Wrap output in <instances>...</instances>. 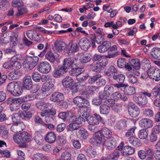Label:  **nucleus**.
Here are the masks:
<instances>
[{
    "mask_svg": "<svg viewBox=\"0 0 160 160\" xmlns=\"http://www.w3.org/2000/svg\"><path fill=\"white\" fill-rule=\"evenodd\" d=\"M112 136V132L108 128H103L100 131L96 133L94 136L91 139V142L93 145L97 146L100 145V143L103 142L104 138H110Z\"/></svg>",
    "mask_w": 160,
    "mask_h": 160,
    "instance_id": "nucleus-1",
    "label": "nucleus"
},
{
    "mask_svg": "<svg viewBox=\"0 0 160 160\" xmlns=\"http://www.w3.org/2000/svg\"><path fill=\"white\" fill-rule=\"evenodd\" d=\"M107 62L105 58H102L96 64H91L90 65V69L92 71L97 72H100L105 67Z\"/></svg>",
    "mask_w": 160,
    "mask_h": 160,
    "instance_id": "nucleus-2",
    "label": "nucleus"
},
{
    "mask_svg": "<svg viewBox=\"0 0 160 160\" xmlns=\"http://www.w3.org/2000/svg\"><path fill=\"white\" fill-rule=\"evenodd\" d=\"M151 95V99H155L153 101L154 104L160 111V88L158 87L154 88L152 90Z\"/></svg>",
    "mask_w": 160,
    "mask_h": 160,
    "instance_id": "nucleus-3",
    "label": "nucleus"
},
{
    "mask_svg": "<svg viewBox=\"0 0 160 160\" xmlns=\"http://www.w3.org/2000/svg\"><path fill=\"white\" fill-rule=\"evenodd\" d=\"M8 104L10 105V108L12 111L18 110L20 105L22 103L19 98H9L7 100Z\"/></svg>",
    "mask_w": 160,
    "mask_h": 160,
    "instance_id": "nucleus-4",
    "label": "nucleus"
},
{
    "mask_svg": "<svg viewBox=\"0 0 160 160\" xmlns=\"http://www.w3.org/2000/svg\"><path fill=\"white\" fill-rule=\"evenodd\" d=\"M79 63V60L78 58H67L64 59L62 67L65 69H66V71L67 72L68 68H72L73 65L77 66Z\"/></svg>",
    "mask_w": 160,
    "mask_h": 160,
    "instance_id": "nucleus-5",
    "label": "nucleus"
},
{
    "mask_svg": "<svg viewBox=\"0 0 160 160\" xmlns=\"http://www.w3.org/2000/svg\"><path fill=\"white\" fill-rule=\"evenodd\" d=\"M39 60L37 56H28L25 59V65L27 68L30 70L33 68L37 65Z\"/></svg>",
    "mask_w": 160,
    "mask_h": 160,
    "instance_id": "nucleus-6",
    "label": "nucleus"
},
{
    "mask_svg": "<svg viewBox=\"0 0 160 160\" xmlns=\"http://www.w3.org/2000/svg\"><path fill=\"white\" fill-rule=\"evenodd\" d=\"M147 73L151 79L158 81L160 80V70L154 67L150 68L148 70Z\"/></svg>",
    "mask_w": 160,
    "mask_h": 160,
    "instance_id": "nucleus-7",
    "label": "nucleus"
},
{
    "mask_svg": "<svg viewBox=\"0 0 160 160\" xmlns=\"http://www.w3.org/2000/svg\"><path fill=\"white\" fill-rule=\"evenodd\" d=\"M109 48L108 52V54L105 56V58H111L116 57L120 54V52L118 50V46L116 45L111 46L110 42Z\"/></svg>",
    "mask_w": 160,
    "mask_h": 160,
    "instance_id": "nucleus-8",
    "label": "nucleus"
},
{
    "mask_svg": "<svg viewBox=\"0 0 160 160\" xmlns=\"http://www.w3.org/2000/svg\"><path fill=\"white\" fill-rule=\"evenodd\" d=\"M56 112L54 109L48 110L43 111L41 113L42 117H45V120L47 123H49L53 120L52 116L55 115Z\"/></svg>",
    "mask_w": 160,
    "mask_h": 160,
    "instance_id": "nucleus-9",
    "label": "nucleus"
},
{
    "mask_svg": "<svg viewBox=\"0 0 160 160\" xmlns=\"http://www.w3.org/2000/svg\"><path fill=\"white\" fill-rule=\"evenodd\" d=\"M35 105L38 109L43 111L53 109V107L51 103L43 101L38 102L36 103Z\"/></svg>",
    "mask_w": 160,
    "mask_h": 160,
    "instance_id": "nucleus-10",
    "label": "nucleus"
},
{
    "mask_svg": "<svg viewBox=\"0 0 160 160\" xmlns=\"http://www.w3.org/2000/svg\"><path fill=\"white\" fill-rule=\"evenodd\" d=\"M101 144L104 145L107 149L112 150L116 147V142L114 138H111L108 139L107 140H103V142L102 141Z\"/></svg>",
    "mask_w": 160,
    "mask_h": 160,
    "instance_id": "nucleus-11",
    "label": "nucleus"
},
{
    "mask_svg": "<svg viewBox=\"0 0 160 160\" xmlns=\"http://www.w3.org/2000/svg\"><path fill=\"white\" fill-rule=\"evenodd\" d=\"M50 64L47 62L44 61L40 63L38 66V70L42 73H48L51 70Z\"/></svg>",
    "mask_w": 160,
    "mask_h": 160,
    "instance_id": "nucleus-12",
    "label": "nucleus"
},
{
    "mask_svg": "<svg viewBox=\"0 0 160 160\" xmlns=\"http://www.w3.org/2000/svg\"><path fill=\"white\" fill-rule=\"evenodd\" d=\"M78 114L79 115L78 118H75L74 119L80 126L85 122L86 119L87 112L85 110L82 109H80L78 112Z\"/></svg>",
    "mask_w": 160,
    "mask_h": 160,
    "instance_id": "nucleus-13",
    "label": "nucleus"
},
{
    "mask_svg": "<svg viewBox=\"0 0 160 160\" xmlns=\"http://www.w3.org/2000/svg\"><path fill=\"white\" fill-rule=\"evenodd\" d=\"M101 119V117L96 113L93 115H89L86 117L87 121L89 124L98 125Z\"/></svg>",
    "mask_w": 160,
    "mask_h": 160,
    "instance_id": "nucleus-14",
    "label": "nucleus"
},
{
    "mask_svg": "<svg viewBox=\"0 0 160 160\" xmlns=\"http://www.w3.org/2000/svg\"><path fill=\"white\" fill-rule=\"evenodd\" d=\"M25 128V126L22 122H18L14 123L12 126L11 129L14 133L19 132L23 130Z\"/></svg>",
    "mask_w": 160,
    "mask_h": 160,
    "instance_id": "nucleus-15",
    "label": "nucleus"
},
{
    "mask_svg": "<svg viewBox=\"0 0 160 160\" xmlns=\"http://www.w3.org/2000/svg\"><path fill=\"white\" fill-rule=\"evenodd\" d=\"M78 44L82 49L86 51L89 48L91 42L88 39L84 38L79 40Z\"/></svg>",
    "mask_w": 160,
    "mask_h": 160,
    "instance_id": "nucleus-16",
    "label": "nucleus"
},
{
    "mask_svg": "<svg viewBox=\"0 0 160 160\" xmlns=\"http://www.w3.org/2000/svg\"><path fill=\"white\" fill-rule=\"evenodd\" d=\"M88 100L82 96H78L75 98L73 99L74 103L79 107H82L87 104Z\"/></svg>",
    "mask_w": 160,
    "mask_h": 160,
    "instance_id": "nucleus-17",
    "label": "nucleus"
},
{
    "mask_svg": "<svg viewBox=\"0 0 160 160\" xmlns=\"http://www.w3.org/2000/svg\"><path fill=\"white\" fill-rule=\"evenodd\" d=\"M139 124L146 128H149L153 126V122L149 118H143L139 121Z\"/></svg>",
    "mask_w": 160,
    "mask_h": 160,
    "instance_id": "nucleus-18",
    "label": "nucleus"
},
{
    "mask_svg": "<svg viewBox=\"0 0 160 160\" xmlns=\"http://www.w3.org/2000/svg\"><path fill=\"white\" fill-rule=\"evenodd\" d=\"M110 42L107 41H104L99 45L98 49L99 52L101 53H104L107 52L109 49Z\"/></svg>",
    "mask_w": 160,
    "mask_h": 160,
    "instance_id": "nucleus-19",
    "label": "nucleus"
},
{
    "mask_svg": "<svg viewBox=\"0 0 160 160\" xmlns=\"http://www.w3.org/2000/svg\"><path fill=\"white\" fill-rule=\"evenodd\" d=\"M128 110L130 115L133 118L137 117L140 113V109L134 105L130 106Z\"/></svg>",
    "mask_w": 160,
    "mask_h": 160,
    "instance_id": "nucleus-20",
    "label": "nucleus"
},
{
    "mask_svg": "<svg viewBox=\"0 0 160 160\" xmlns=\"http://www.w3.org/2000/svg\"><path fill=\"white\" fill-rule=\"evenodd\" d=\"M54 45L55 48L59 51L64 50L67 48L66 43L60 40H56L54 42Z\"/></svg>",
    "mask_w": 160,
    "mask_h": 160,
    "instance_id": "nucleus-21",
    "label": "nucleus"
},
{
    "mask_svg": "<svg viewBox=\"0 0 160 160\" xmlns=\"http://www.w3.org/2000/svg\"><path fill=\"white\" fill-rule=\"evenodd\" d=\"M64 97L63 94L59 92L53 93L50 98L51 101L56 102H59L63 100Z\"/></svg>",
    "mask_w": 160,
    "mask_h": 160,
    "instance_id": "nucleus-22",
    "label": "nucleus"
},
{
    "mask_svg": "<svg viewBox=\"0 0 160 160\" xmlns=\"http://www.w3.org/2000/svg\"><path fill=\"white\" fill-rule=\"evenodd\" d=\"M63 86L65 88H70L75 83L72 78L69 76H67L62 80Z\"/></svg>",
    "mask_w": 160,
    "mask_h": 160,
    "instance_id": "nucleus-23",
    "label": "nucleus"
},
{
    "mask_svg": "<svg viewBox=\"0 0 160 160\" xmlns=\"http://www.w3.org/2000/svg\"><path fill=\"white\" fill-rule=\"evenodd\" d=\"M134 148L128 146L124 147L123 149L122 150L121 154L124 156H128L133 154L135 152Z\"/></svg>",
    "mask_w": 160,
    "mask_h": 160,
    "instance_id": "nucleus-24",
    "label": "nucleus"
},
{
    "mask_svg": "<svg viewBox=\"0 0 160 160\" xmlns=\"http://www.w3.org/2000/svg\"><path fill=\"white\" fill-rule=\"evenodd\" d=\"M56 137L54 133L52 132H48L45 137V141L48 143H52L56 141Z\"/></svg>",
    "mask_w": 160,
    "mask_h": 160,
    "instance_id": "nucleus-25",
    "label": "nucleus"
},
{
    "mask_svg": "<svg viewBox=\"0 0 160 160\" xmlns=\"http://www.w3.org/2000/svg\"><path fill=\"white\" fill-rule=\"evenodd\" d=\"M136 101L141 107L146 105L148 102L146 97L141 94L139 95L137 97V99L136 100Z\"/></svg>",
    "mask_w": 160,
    "mask_h": 160,
    "instance_id": "nucleus-26",
    "label": "nucleus"
},
{
    "mask_svg": "<svg viewBox=\"0 0 160 160\" xmlns=\"http://www.w3.org/2000/svg\"><path fill=\"white\" fill-rule=\"evenodd\" d=\"M32 83L31 77L30 76H26L24 79L23 86L26 89L29 90L31 87Z\"/></svg>",
    "mask_w": 160,
    "mask_h": 160,
    "instance_id": "nucleus-27",
    "label": "nucleus"
},
{
    "mask_svg": "<svg viewBox=\"0 0 160 160\" xmlns=\"http://www.w3.org/2000/svg\"><path fill=\"white\" fill-rule=\"evenodd\" d=\"M14 33L12 32H9L4 33L1 36L0 38L1 43L4 44H7L9 42L10 39L9 35H13Z\"/></svg>",
    "mask_w": 160,
    "mask_h": 160,
    "instance_id": "nucleus-28",
    "label": "nucleus"
},
{
    "mask_svg": "<svg viewBox=\"0 0 160 160\" xmlns=\"http://www.w3.org/2000/svg\"><path fill=\"white\" fill-rule=\"evenodd\" d=\"M150 53L154 58L160 60V48H153L152 49Z\"/></svg>",
    "mask_w": 160,
    "mask_h": 160,
    "instance_id": "nucleus-29",
    "label": "nucleus"
},
{
    "mask_svg": "<svg viewBox=\"0 0 160 160\" xmlns=\"http://www.w3.org/2000/svg\"><path fill=\"white\" fill-rule=\"evenodd\" d=\"M17 113L19 118L22 119H29L32 116V114L29 112H26L24 111H20Z\"/></svg>",
    "mask_w": 160,
    "mask_h": 160,
    "instance_id": "nucleus-30",
    "label": "nucleus"
},
{
    "mask_svg": "<svg viewBox=\"0 0 160 160\" xmlns=\"http://www.w3.org/2000/svg\"><path fill=\"white\" fill-rule=\"evenodd\" d=\"M148 130L146 129H141L138 132V136L140 139H146L148 138Z\"/></svg>",
    "mask_w": 160,
    "mask_h": 160,
    "instance_id": "nucleus-31",
    "label": "nucleus"
},
{
    "mask_svg": "<svg viewBox=\"0 0 160 160\" xmlns=\"http://www.w3.org/2000/svg\"><path fill=\"white\" fill-rule=\"evenodd\" d=\"M80 125L77 122L75 121L74 119L72 120V121L67 127L68 131H72L77 129Z\"/></svg>",
    "mask_w": 160,
    "mask_h": 160,
    "instance_id": "nucleus-32",
    "label": "nucleus"
},
{
    "mask_svg": "<svg viewBox=\"0 0 160 160\" xmlns=\"http://www.w3.org/2000/svg\"><path fill=\"white\" fill-rule=\"evenodd\" d=\"M20 138H22L23 143L29 142L30 141L31 137L27 132L23 131L20 133Z\"/></svg>",
    "mask_w": 160,
    "mask_h": 160,
    "instance_id": "nucleus-33",
    "label": "nucleus"
},
{
    "mask_svg": "<svg viewBox=\"0 0 160 160\" xmlns=\"http://www.w3.org/2000/svg\"><path fill=\"white\" fill-rule=\"evenodd\" d=\"M128 141L131 144L137 147L141 145L140 140L135 137H130L129 138Z\"/></svg>",
    "mask_w": 160,
    "mask_h": 160,
    "instance_id": "nucleus-34",
    "label": "nucleus"
},
{
    "mask_svg": "<svg viewBox=\"0 0 160 160\" xmlns=\"http://www.w3.org/2000/svg\"><path fill=\"white\" fill-rule=\"evenodd\" d=\"M129 64L136 69H138L140 66V62L138 59H132L129 61Z\"/></svg>",
    "mask_w": 160,
    "mask_h": 160,
    "instance_id": "nucleus-35",
    "label": "nucleus"
},
{
    "mask_svg": "<svg viewBox=\"0 0 160 160\" xmlns=\"http://www.w3.org/2000/svg\"><path fill=\"white\" fill-rule=\"evenodd\" d=\"M110 111V108L108 105L105 104L101 105L100 107V113L103 114H108Z\"/></svg>",
    "mask_w": 160,
    "mask_h": 160,
    "instance_id": "nucleus-36",
    "label": "nucleus"
},
{
    "mask_svg": "<svg viewBox=\"0 0 160 160\" xmlns=\"http://www.w3.org/2000/svg\"><path fill=\"white\" fill-rule=\"evenodd\" d=\"M22 90V87L17 84L11 94L13 96H18L21 94Z\"/></svg>",
    "mask_w": 160,
    "mask_h": 160,
    "instance_id": "nucleus-37",
    "label": "nucleus"
},
{
    "mask_svg": "<svg viewBox=\"0 0 160 160\" xmlns=\"http://www.w3.org/2000/svg\"><path fill=\"white\" fill-rule=\"evenodd\" d=\"M67 72L66 69H65L62 66L59 69H56L54 70L53 76L55 77H60Z\"/></svg>",
    "mask_w": 160,
    "mask_h": 160,
    "instance_id": "nucleus-38",
    "label": "nucleus"
},
{
    "mask_svg": "<svg viewBox=\"0 0 160 160\" xmlns=\"http://www.w3.org/2000/svg\"><path fill=\"white\" fill-rule=\"evenodd\" d=\"M21 75V73L19 71L15 70L9 74L8 77L9 79L15 80L18 78L19 76Z\"/></svg>",
    "mask_w": 160,
    "mask_h": 160,
    "instance_id": "nucleus-39",
    "label": "nucleus"
},
{
    "mask_svg": "<svg viewBox=\"0 0 160 160\" xmlns=\"http://www.w3.org/2000/svg\"><path fill=\"white\" fill-rule=\"evenodd\" d=\"M125 78V76L122 74H119L118 75H114L113 76V79L119 83H123Z\"/></svg>",
    "mask_w": 160,
    "mask_h": 160,
    "instance_id": "nucleus-40",
    "label": "nucleus"
},
{
    "mask_svg": "<svg viewBox=\"0 0 160 160\" xmlns=\"http://www.w3.org/2000/svg\"><path fill=\"white\" fill-rule=\"evenodd\" d=\"M84 71V69L82 68H73L69 72V74L72 76L77 77L81 72H83Z\"/></svg>",
    "mask_w": 160,
    "mask_h": 160,
    "instance_id": "nucleus-41",
    "label": "nucleus"
},
{
    "mask_svg": "<svg viewBox=\"0 0 160 160\" xmlns=\"http://www.w3.org/2000/svg\"><path fill=\"white\" fill-rule=\"evenodd\" d=\"M124 92L125 94L131 95L136 92L134 88L132 87H127L124 88Z\"/></svg>",
    "mask_w": 160,
    "mask_h": 160,
    "instance_id": "nucleus-42",
    "label": "nucleus"
},
{
    "mask_svg": "<svg viewBox=\"0 0 160 160\" xmlns=\"http://www.w3.org/2000/svg\"><path fill=\"white\" fill-rule=\"evenodd\" d=\"M27 35L29 39L33 40H35L36 37L38 36L37 32L33 30H28L27 32Z\"/></svg>",
    "mask_w": 160,
    "mask_h": 160,
    "instance_id": "nucleus-43",
    "label": "nucleus"
},
{
    "mask_svg": "<svg viewBox=\"0 0 160 160\" xmlns=\"http://www.w3.org/2000/svg\"><path fill=\"white\" fill-rule=\"evenodd\" d=\"M46 58L51 62L53 63L55 61V58L52 52L49 51L47 52L46 55Z\"/></svg>",
    "mask_w": 160,
    "mask_h": 160,
    "instance_id": "nucleus-44",
    "label": "nucleus"
},
{
    "mask_svg": "<svg viewBox=\"0 0 160 160\" xmlns=\"http://www.w3.org/2000/svg\"><path fill=\"white\" fill-rule=\"evenodd\" d=\"M128 81L132 84H134L138 82V79L135 76L133 75L131 72H129L126 73Z\"/></svg>",
    "mask_w": 160,
    "mask_h": 160,
    "instance_id": "nucleus-45",
    "label": "nucleus"
},
{
    "mask_svg": "<svg viewBox=\"0 0 160 160\" xmlns=\"http://www.w3.org/2000/svg\"><path fill=\"white\" fill-rule=\"evenodd\" d=\"M53 86L52 83H45L42 87V90L43 92H46L49 91Z\"/></svg>",
    "mask_w": 160,
    "mask_h": 160,
    "instance_id": "nucleus-46",
    "label": "nucleus"
},
{
    "mask_svg": "<svg viewBox=\"0 0 160 160\" xmlns=\"http://www.w3.org/2000/svg\"><path fill=\"white\" fill-rule=\"evenodd\" d=\"M79 135L82 139H85L88 136V134L87 131L84 128L80 129L78 132Z\"/></svg>",
    "mask_w": 160,
    "mask_h": 160,
    "instance_id": "nucleus-47",
    "label": "nucleus"
},
{
    "mask_svg": "<svg viewBox=\"0 0 160 160\" xmlns=\"http://www.w3.org/2000/svg\"><path fill=\"white\" fill-rule=\"evenodd\" d=\"M88 77V75L86 73L81 72V73L76 77L77 79L80 82H82L86 80Z\"/></svg>",
    "mask_w": 160,
    "mask_h": 160,
    "instance_id": "nucleus-48",
    "label": "nucleus"
},
{
    "mask_svg": "<svg viewBox=\"0 0 160 160\" xmlns=\"http://www.w3.org/2000/svg\"><path fill=\"white\" fill-rule=\"evenodd\" d=\"M32 160H47V157L41 153H37L33 155Z\"/></svg>",
    "mask_w": 160,
    "mask_h": 160,
    "instance_id": "nucleus-49",
    "label": "nucleus"
},
{
    "mask_svg": "<svg viewBox=\"0 0 160 160\" xmlns=\"http://www.w3.org/2000/svg\"><path fill=\"white\" fill-rule=\"evenodd\" d=\"M78 46L76 43L71 42L69 43L68 49L69 50L70 52H76L78 50Z\"/></svg>",
    "mask_w": 160,
    "mask_h": 160,
    "instance_id": "nucleus-50",
    "label": "nucleus"
},
{
    "mask_svg": "<svg viewBox=\"0 0 160 160\" xmlns=\"http://www.w3.org/2000/svg\"><path fill=\"white\" fill-rule=\"evenodd\" d=\"M127 63L125 59L124 58H119L117 61L118 66L120 68H124Z\"/></svg>",
    "mask_w": 160,
    "mask_h": 160,
    "instance_id": "nucleus-51",
    "label": "nucleus"
},
{
    "mask_svg": "<svg viewBox=\"0 0 160 160\" xmlns=\"http://www.w3.org/2000/svg\"><path fill=\"white\" fill-rule=\"evenodd\" d=\"M119 155V152L117 151H115L110 154L108 156V158L111 160H117Z\"/></svg>",
    "mask_w": 160,
    "mask_h": 160,
    "instance_id": "nucleus-52",
    "label": "nucleus"
},
{
    "mask_svg": "<svg viewBox=\"0 0 160 160\" xmlns=\"http://www.w3.org/2000/svg\"><path fill=\"white\" fill-rule=\"evenodd\" d=\"M12 7L18 8L22 7L23 5V2L20 0H13L12 2Z\"/></svg>",
    "mask_w": 160,
    "mask_h": 160,
    "instance_id": "nucleus-53",
    "label": "nucleus"
},
{
    "mask_svg": "<svg viewBox=\"0 0 160 160\" xmlns=\"http://www.w3.org/2000/svg\"><path fill=\"white\" fill-rule=\"evenodd\" d=\"M126 127V121L125 120H120L116 125V128L119 129L124 128Z\"/></svg>",
    "mask_w": 160,
    "mask_h": 160,
    "instance_id": "nucleus-54",
    "label": "nucleus"
},
{
    "mask_svg": "<svg viewBox=\"0 0 160 160\" xmlns=\"http://www.w3.org/2000/svg\"><path fill=\"white\" fill-rule=\"evenodd\" d=\"M143 114L146 117H152L154 115V112L152 110L150 109H147L143 111Z\"/></svg>",
    "mask_w": 160,
    "mask_h": 160,
    "instance_id": "nucleus-55",
    "label": "nucleus"
},
{
    "mask_svg": "<svg viewBox=\"0 0 160 160\" xmlns=\"http://www.w3.org/2000/svg\"><path fill=\"white\" fill-rule=\"evenodd\" d=\"M9 6V3L8 0H1L0 2V8L3 10L7 9Z\"/></svg>",
    "mask_w": 160,
    "mask_h": 160,
    "instance_id": "nucleus-56",
    "label": "nucleus"
},
{
    "mask_svg": "<svg viewBox=\"0 0 160 160\" xmlns=\"http://www.w3.org/2000/svg\"><path fill=\"white\" fill-rule=\"evenodd\" d=\"M8 131L7 128L4 126H0V136L2 137L7 135L8 133Z\"/></svg>",
    "mask_w": 160,
    "mask_h": 160,
    "instance_id": "nucleus-57",
    "label": "nucleus"
},
{
    "mask_svg": "<svg viewBox=\"0 0 160 160\" xmlns=\"http://www.w3.org/2000/svg\"><path fill=\"white\" fill-rule=\"evenodd\" d=\"M27 12V10L26 7L23 5L22 7L18 8V13L16 14V15L18 16L26 13Z\"/></svg>",
    "mask_w": 160,
    "mask_h": 160,
    "instance_id": "nucleus-58",
    "label": "nucleus"
},
{
    "mask_svg": "<svg viewBox=\"0 0 160 160\" xmlns=\"http://www.w3.org/2000/svg\"><path fill=\"white\" fill-rule=\"evenodd\" d=\"M104 90L110 96L114 91V89L113 86L111 85H107L105 87Z\"/></svg>",
    "mask_w": 160,
    "mask_h": 160,
    "instance_id": "nucleus-59",
    "label": "nucleus"
},
{
    "mask_svg": "<svg viewBox=\"0 0 160 160\" xmlns=\"http://www.w3.org/2000/svg\"><path fill=\"white\" fill-rule=\"evenodd\" d=\"M91 55L89 54L85 55L81 58L80 61L82 63H86L89 62L91 60Z\"/></svg>",
    "mask_w": 160,
    "mask_h": 160,
    "instance_id": "nucleus-60",
    "label": "nucleus"
},
{
    "mask_svg": "<svg viewBox=\"0 0 160 160\" xmlns=\"http://www.w3.org/2000/svg\"><path fill=\"white\" fill-rule=\"evenodd\" d=\"M75 118V116L74 114L71 111L66 112L65 120L70 121L72 120H73Z\"/></svg>",
    "mask_w": 160,
    "mask_h": 160,
    "instance_id": "nucleus-61",
    "label": "nucleus"
},
{
    "mask_svg": "<svg viewBox=\"0 0 160 160\" xmlns=\"http://www.w3.org/2000/svg\"><path fill=\"white\" fill-rule=\"evenodd\" d=\"M41 80L42 82H45V83H52V79L49 75H43L41 77Z\"/></svg>",
    "mask_w": 160,
    "mask_h": 160,
    "instance_id": "nucleus-62",
    "label": "nucleus"
},
{
    "mask_svg": "<svg viewBox=\"0 0 160 160\" xmlns=\"http://www.w3.org/2000/svg\"><path fill=\"white\" fill-rule=\"evenodd\" d=\"M61 158L63 160H70L71 155L69 152H65L62 154Z\"/></svg>",
    "mask_w": 160,
    "mask_h": 160,
    "instance_id": "nucleus-63",
    "label": "nucleus"
},
{
    "mask_svg": "<svg viewBox=\"0 0 160 160\" xmlns=\"http://www.w3.org/2000/svg\"><path fill=\"white\" fill-rule=\"evenodd\" d=\"M17 84L14 82H11L9 83L7 86L8 91L11 93Z\"/></svg>",
    "mask_w": 160,
    "mask_h": 160,
    "instance_id": "nucleus-64",
    "label": "nucleus"
}]
</instances>
